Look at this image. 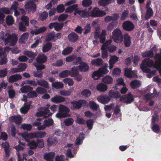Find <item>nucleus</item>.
Instances as JSON below:
<instances>
[{
	"instance_id": "obj_22",
	"label": "nucleus",
	"mask_w": 161,
	"mask_h": 161,
	"mask_svg": "<svg viewBox=\"0 0 161 161\" xmlns=\"http://www.w3.org/2000/svg\"><path fill=\"white\" fill-rule=\"evenodd\" d=\"M47 144L48 146L55 145L58 142V141L56 137H49L47 140Z\"/></svg>"
},
{
	"instance_id": "obj_20",
	"label": "nucleus",
	"mask_w": 161,
	"mask_h": 161,
	"mask_svg": "<svg viewBox=\"0 0 161 161\" xmlns=\"http://www.w3.org/2000/svg\"><path fill=\"white\" fill-rule=\"evenodd\" d=\"M108 95L110 97L114 99L119 98L121 96L119 91L113 90H110L108 92Z\"/></svg>"
},
{
	"instance_id": "obj_28",
	"label": "nucleus",
	"mask_w": 161,
	"mask_h": 161,
	"mask_svg": "<svg viewBox=\"0 0 161 161\" xmlns=\"http://www.w3.org/2000/svg\"><path fill=\"white\" fill-rule=\"evenodd\" d=\"M124 43L126 47H129L130 45V37L127 34L124 35Z\"/></svg>"
},
{
	"instance_id": "obj_45",
	"label": "nucleus",
	"mask_w": 161,
	"mask_h": 161,
	"mask_svg": "<svg viewBox=\"0 0 161 161\" xmlns=\"http://www.w3.org/2000/svg\"><path fill=\"white\" fill-rule=\"evenodd\" d=\"M153 14V12L151 8H149L147 9L146 14L145 16V18L147 19L151 17Z\"/></svg>"
},
{
	"instance_id": "obj_55",
	"label": "nucleus",
	"mask_w": 161,
	"mask_h": 161,
	"mask_svg": "<svg viewBox=\"0 0 161 161\" xmlns=\"http://www.w3.org/2000/svg\"><path fill=\"white\" fill-rule=\"evenodd\" d=\"M36 142L37 147L39 148H42L44 146V140L43 139H37Z\"/></svg>"
},
{
	"instance_id": "obj_34",
	"label": "nucleus",
	"mask_w": 161,
	"mask_h": 161,
	"mask_svg": "<svg viewBox=\"0 0 161 161\" xmlns=\"http://www.w3.org/2000/svg\"><path fill=\"white\" fill-rule=\"evenodd\" d=\"M112 3V0H100L98 4L101 6H106Z\"/></svg>"
},
{
	"instance_id": "obj_61",
	"label": "nucleus",
	"mask_w": 161,
	"mask_h": 161,
	"mask_svg": "<svg viewBox=\"0 0 161 161\" xmlns=\"http://www.w3.org/2000/svg\"><path fill=\"white\" fill-rule=\"evenodd\" d=\"M56 10L58 13H62L65 10L64 6L63 4H60L57 6Z\"/></svg>"
},
{
	"instance_id": "obj_57",
	"label": "nucleus",
	"mask_w": 161,
	"mask_h": 161,
	"mask_svg": "<svg viewBox=\"0 0 161 161\" xmlns=\"http://www.w3.org/2000/svg\"><path fill=\"white\" fill-rule=\"evenodd\" d=\"M48 15V13L46 11H44L40 14L39 18L42 21H44L47 18Z\"/></svg>"
},
{
	"instance_id": "obj_16",
	"label": "nucleus",
	"mask_w": 161,
	"mask_h": 161,
	"mask_svg": "<svg viewBox=\"0 0 161 161\" xmlns=\"http://www.w3.org/2000/svg\"><path fill=\"white\" fill-rule=\"evenodd\" d=\"M9 120L11 121L14 122L15 124L18 125L22 123V118L20 115L11 116L9 118Z\"/></svg>"
},
{
	"instance_id": "obj_40",
	"label": "nucleus",
	"mask_w": 161,
	"mask_h": 161,
	"mask_svg": "<svg viewBox=\"0 0 161 161\" xmlns=\"http://www.w3.org/2000/svg\"><path fill=\"white\" fill-rule=\"evenodd\" d=\"M52 86L56 89L62 88L64 86L63 83L60 82H56L52 84Z\"/></svg>"
},
{
	"instance_id": "obj_6",
	"label": "nucleus",
	"mask_w": 161,
	"mask_h": 161,
	"mask_svg": "<svg viewBox=\"0 0 161 161\" xmlns=\"http://www.w3.org/2000/svg\"><path fill=\"white\" fill-rule=\"evenodd\" d=\"M90 16L92 17H101L105 15L106 13L105 11H100L97 8L95 7L90 11Z\"/></svg>"
},
{
	"instance_id": "obj_37",
	"label": "nucleus",
	"mask_w": 161,
	"mask_h": 161,
	"mask_svg": "<svg viewBox=\"0 0 161 161\" xmlns=\"http://www.w3.org/2000/svg\"><path fill=\"white\" fill-rule=\"evenodd\" d=\"M6 21L7 25H11L14 22L13 17L11 15H8L6 18Z\"/></svg>"
},
{
	"instance_id": "obj_33",
	"label": "nucleus",
	"mask_w": 161,
	"mask_h": 161,
	"mask_svg": "<svg viewBox=\"0 0 161 161\" xmlns=\"http://www.w3.org/2000/svg\"><path fill=\"white\" fill-rule=\"evenodd\" d=\"M33 90V88L29 86H25L21 88L20 90L22 93H26Z\"/></svg>"
},
{
	"instance_id": "obj_17",
	"label": "nucleus",
	"mask_w": 161,
	"mask_h": 161,
	"mask_svg": "<svg viewBox=\"0 0 161 161\" xmlns=\"http://www.w3.org/2000/svg\"><path fill=\"white\" fill-rule=\"evenodd\" d=\"M46 30V27L45 26H43L38 29H36L35 30L31 31L30 33L32 35H37L44 32Z\"/></svg>"
},
{
	"instance_id": "obj_43",
	"label": "nucleus",
	"mask_w": 161,
	"mask_h": 161,
	"mask_svg": "<svg viewBox=\"0 0 161 161\" xmlns=\"http://www.w3.org/2000/svg\"><path fill=\"white\" fill-rule=\"evenodd\" d=\"M69 70H66L59 73V75L61 78H64L69 75Z\"/></svg>"
},
{
	"instance_id": "obj_30",
	"label": "nucleus",
	"mask_w": 161,
	"mask_h": 161,
	"mask_svg": "<svg viewBox=\"0 0 161 161\" xmlns=\"http://www.w3.org/2000/svg\"><path fill=\"white\" fill-rule=\"evenodd\" d=\"M55 155L54 152H50L45 154L44 156V158L47 161L53 160V159Z\"/></svg>"
},
{
	"instance_id": "obj_49",
	"label": "nucleus",
	"mask_w": 161,
	"mask_h": 161,
	"mask_svg": "<svg viewBox=\"0 0 161 161\" xmlns=\"http://www.w3.org/2000/svg\"><path fill=\"white\" fill-rule=\"evenodd\" d=\"M101 76H102V75L99 69L97 71H95L92 75V77L95 80L98 79Z\"/></svg>"
},
{
	"instance_id": "obj_42",
	"label": "nucleus",
	"mask_w": 161,
	"mask_h": 161,
	"mask_svg": "<svg viewBox=\"0 0 161 161\" xmlns=\"http://www.w3.org/2000/svg\"><path fill=\"white\" fill-rule=\"evenodd\" d=\"M29 36V34L28 33H24L21 36L19 41L22 43H25V41L28 38Z\"/></svg>"
},
{
	"instance_id": "obj_8",
	"label": "nucleus",
	"mask_w": 161,
	"mask_h": 161,
	"mask_svg": "<svg viewBox=\"0 0 161 161\" xmlns=\"http://www.w3.org/2000/svg\"><path fill=\"white\" fill-rule=\"evenodd\" d=\"M25 9L28 11L35 12L36 10V4L33 2H29L26 3L25 5Z\"/></svg>"
},
{
	"instance_id": "obj_1",
	"label": "nucleus",
	"mask_w": 161,
	"mask_h": 161,
	"mask_svg": "<svg viewBox=\"0 0 161 161\" xmlns=\"http://www.w3.org/2000/svg\"><path fill=\"white\" fill-rule=\"evenodd\" d=\"M155 63L154 64V61L149 58L144 59L142 62L140 68L142 71L145 73H147V75L148 78H151L156 73V70L151 71L147 67L153 66L154 69H158L161 66V54L156 53L154 56Z\"/></svg>"
},
{
	"instance_id": "obj_36",
	"label": "nucleus",
	"mask_w": 161,
	"mask_h": 161,
	"mask_svg": "<svg viewBox=\"0 0 161 161\" xmlns=\"http://www.w3.org/2000/svg\"><path fill=\"white\" fill-rule=\"evenodd\" d=\"M64 25V23L63 22H62L60 23L55 22L54 30L56 31H58L63 28Z\"/></svg>"
},
{
	"instance_id": "obj_27",
	"label": "nucleus",
	"mask_w": 161,
	"mask_h": 161,
	"mask_svg": "<svg viewBox=\"0 0 161 161\" xmlns=\"http://www.w3.org/2000/svg\"><path fill=\"white\" fill-rule=\"evenodd\" d=\"M55 36V33L54 31H52L49 33V34L47 36L46 39L45 41L47 42H48L51 40H53V42H55V40L54 39V37Z\"/></svg>"
},
{
	"instance_id": "obj_63",
	"label": "nucleus",
	"mask_w": 161,
	"mask_h": 161,
	"mask_svg": "<svg viewBox=\"0 0 161 161\" xmlns=\"http://www.w3.org/2000/svg\"><path fill=\"white\" fill-rule=\"evenodd\" d=\"M65 125L66 126L71 125L74 122V120L72 118H69L66 119L64 121Z\"/></svg>"
},
{
	"instance_id": "obj_15",
	"label": "nucleus",
	"mask_w": 161,
	"mask_h": 161,
	"mask_svg": "<svg viewBox=\"0 0 161 161\" xmlns=\"http://www.w3.org/2000/svg\"><path fill=\"white\" fill-rule=\"evenodd\" d=\"M96 89L98 91L104 92L108 89V86L103 83H99L96 86Z\"/></svg>"
},
{
	"instance_id": "obj_11",
	"label": "nucleus",
	"mask_w": 161,
	"mask_h": 161,
	"mask_svg": "<svg viewBox=\"0 0 161 161\" xmlns=\"http://www.w3.org/2000/svg\"><path fill=\"white\" fill-rule=\"evenodd\" d=\"M68 38L70 42L74 43L78 40L79 36L75 32H72L68 35Z\"/></svg>"
},
{
	"instance_id": "obj_41",
	"label": "nucleus",
	"mask_w": 161,
	"mask_h": 161,
	"mask_svg": "<svg viewBox=\"0 0 161 161\" xmlns=\"http://www.w3.org/2000/svg\"><path fill=\"white\" fill-rule=\"evenodd\" d=\"M73 50V48L71 47H68L64 49L62 52L63 55H65L70 54Z\"/></svg>"
},
{
	"instance_id": "obj_48",
	"label": "nucleus",
	"mask_w": 161,
	"mask_h": 161,
	"mask_svg": "<svg viewBox=\"0 0 161 161\" xmlns=\"http://www.w3.org/2000/svg\"><path fill=\"white\" fill-rule=\"evenodd\" d=\"M151 128L153 131L156 133H158L160 132V127L159 125L157 124H153Z\"/></svg>"
},
{
	"instance_id": "obj_64",
	"label": "nucleus",
	"mask_w": 161,
	"mask_h": 161,
	"mask_svg": "<svg viewBox=\"0 0 161 161\" xmlns=\"http://www.w3.org/2000/svg\"><path fill=\"white\" fill-rule=\"evenodd\" d=\"M92 0H83L82 2V5L85 7H88L92 3Z\"/></svg>"
},
{
	"instance_id": "obj_29",
	"label": "nucleus",
	"mask_w": 161,
	"mask_h": 161,
	"mask_svg": "<svg viewBox=\"0 0 161 161\" xmlns=\"http://www.w3.org/2000/svg\"><path fill=\"white\" fill-rule=\"evenodd\" d=\"M69 72V75L72 77L75 76L79 73L78 69L75 67H72Z\"/></svg>"
},
{
	"instance_id": "obj_53",
	"label": "nucleus",
	"mask_w": 161,
	"mask_h": 161,
	"mask_svg": "<svg viewBox=\"0 0 161 161\" xmlns=\"http://www.w3.org/2000/svg\"><path fill=\"white\" fill-rule=\"evenodd\" d=\"M141 84V83L140 81L134 80L131 82V87L133 88H136L140 86Z\"/></svg>"
},
{
	"instance_id": "obj_58",
	"label": "nucleus",
	"mask_w": 161,
	"mask_h": 161,
	"mask_svg": "<svg viewBox=\"0 0 161 161\" xmlns=\"http://www.w3.org/2000/svg\"><path fill=\"white\" fill-rule=\"evenodd\" d=\"M142 55L144 58L149 57L150 58L153 57V52L150 50L143 52L142 53Z\"/></svg>"
},
{
	"instance_id": "obj_14",
	"label": "nucleus",
	"mask_w": 161,
	"mask_h": 161,
	"mask_svg": "<svg viewBox=\"0 0 161 161\" xmlns=\"http://www.w3.org/2000/svg\"><path fill=\"white\" fill-rule=\"evenodd\" d=\"M47 57L44 54H39L36 58V61L38 64H43L47 60Z\"/></svg>"
},
{
	"instance_id": "obj_12",
	"label": "nucleus",
	"mask_w": 161,
	"mask_h": 161,
	"mask_svg": "<svg viewBox=\"0 0 161 161\" xmlns=\"http://www.w3.org/2000/svg\"><path fill=\"white\" fill-rule=\"evenodd\" d=\"M22 78V76L19 74L12 75L9 78L8 81L10 83H13L21 80Z\"/></svg>"
},
{
	"instance_id": "obj_52",
	"label": "nucleus",
	"mask_w": 161,
	"mask_h": 161,
	"mask_svg": "<svg viewBox=\"0 0 161 161\" xmlns=\"http://www.w3.org/2000/svg\"><path fill=\"white\" fill-rule=\"evenodd\" d=\"M91 94V91L88 89L83 90L81 92V95L86 97H89Z\"/></svg>"
},
{
	"instance_id": "obj_47",
	"label": "nucleus",
	"mask_w": 161,
	"mask_h": 161,
	"mask_svg": "<svg viewBox=\"0 0 161 161\" xmlns=\"http://www.w3.org/2000/svg\"><path fill=\"white\" fill-rule=\"evenodd\" d=\"M27 96L29 98H33L37 97L38 94L36 91L32 90L27 94Z\"/></svg>"
},
{
	"instance_id": "obj_51",
	"label": "nucleus",
	"mask_w": 161,
	"mask_h": 161,
	"mask_svg": "<svg viewBox=\"0 0 161 161\" xmlns=\"http://www.w3.org/2000/svg\"><path fill=\"white\" fill-rule=\"evenodd\" d=\"M22 136L23 137H29L31 139L36 138V132L26 133L25 135L23 134Z\"/></svg>"
},
{
	"instance_id": "obj_46",
	"label": "nucleus",
	"mask_w": 161,
	"mask_h": 161,
	"mask_svg": "<svg viewBox=\"0 0 161 161\" xmlns=\"http://www.w3.org/2000/svg\"><path fill=\"white\" fill-rule=\"evenodd\" d=\"M44 125L47 127H50L53 124V120L52 118L45 119L44 121Z\"/></svg>"
},
{
	"instance_id": "obj_31",
	"label": "nucleus",
	"mask_w": 161,
	"mask_h": 161,
	"mask_svg": "<svg viewBox=\"0 0 161 161\" xmlns=\"http://www.w3.org/2000/svg\"><path fill=\"white\" fill-rule=\"evenodd\" d=\"M78 6L77 4H75L72 5L68 7L65 9V12L66 13H71L73 12L77 8Z\"/></svg>"
},
{
	"instance_id": "obj_9",
	"label": "nucleus",
	"mask_w": 161,
	"mask_h": 161,
	"mask_svg": "<svg viewBox=\"0 0 161 161\" xmlns=\"http://www.w3.org/2000/svg\"><path fill=\"white\" fill-rule=\"evenodd\" d=\"M119 97L120 102H124L126 104L131 103V92H129L127 94L120 96Z\"/></svg>"
},
{
	"instance_id": "obj_62",
	"label": "nucleus",
	"mask_w": 161,
	"mask_h": 161,
	"mask_svg": "<svg viewBox=\"0 0 161 161\" xmlns=\"http://www.w3.org/2000/svg\"><path fill=\"white\" fill-rule=\"evenodd\" d=\"M32 126L30 124H22L21 125V128L24 130L30 131L31 129Z\"/></svg>"
},
{
	"instance_id": "obj_39",
	"label": "nucleus",
	"mask_w": 161,
	"mask_h": 161,
	"mask_svg": "<svg viewBox=\"0 0 161 161\" xmlns=\"http://www.w3.org/2000/svg\"><path fill=\"white\" fill-rule=\"evenodd\" d=\"M36 92L39 94H43L47 93V91L44 88L41 87H38L36 89Z\"/></svg>"
},
{
	"instance_id": "obj_24",
	"label": "nucleus",
	"mask_w": 161,
	"mask_h": 161,
	"mask_svg": "<svg viewBox=\"0 0 161 161\" xmlns=\"http://www.w3.org/2000/svg\"><path fill=\"white\" fill-rule=\"evenodd\" d=\"M103 61L100 58L93 60L91 62L92 64L95 66L98 67L101 66L103 63Z\"/></svg>"
},
{
	"instance_id": "obj_5",
	"label": "nucleus",
	"mask_w": 161,
	"mask_h": 161,
	"mask_svg": "<svg viewBox=\"0 0 161 161\" xmlns=\"http://www.w3.org/2000/svg\"><path fill=\"white\" fill-rule=\"evenodd\" d=\"M47 107H44L43 108V110L41 111L36 113V115L37 117H43V118H47L51 116L53 113L50 112L49 107V105H47Z\"/></svg>"
},
{
	"instance_id": "obj_50",
	"label": "nucleus",
	"mask_w": 161,
	"mask_h": 161,
	"mask_svg": "<svg viewBox=\"0 0 161 161\" xmlns=\"http://www.w3.org/2000/svg\"><path fill=\"white\" fill-rule=\"evenodd\" d=\"M63 81L65 84H67L69 86H72L74 83L73 80L70 78H67L64 79Z\"/></svg>"
},
{
	"instance_id": "obj_25",
	"label": "nucleus",
	"mask_w": 161,
	"mask_h": 161,
	"mask_svg": "<svg viewBox=\"0 0 161 161\" xmlns=\"http://www.w3.org/2000/svg\"><path fill=\"white\" fill-rule=\"evenodd\" d=\"M122 26L125 30L131 31V21H125L123 24Z\"/></svg>"
},
{
	"instance_id": "obj_2",
	"label": "nucleus",
	"mask_w": 161,
	"mask_h": 161,
	"mask_svg": "<svg viewBox=\"0 0 161 161\" xmlns=\"http://www.w3.org/2000/svg\"><path fill=\"white\" fill-rule=\"evenodd\" d=\"M1 39L4 42L5 45L10 43V45L11 46H14L16 43L18 38L15 34L13 33L10 34L6 33L4 35L2 36Z\"/></svg>"
},
{
	"instance_id": "obj_56",
	"label": "nucleus",
	"mask_w": 161,
	"mask_h": 161,
	"mask_svg": "<svg viewBox=\"0 0 161 161\" xmlns=\"http://www.w3.org/2000/svg\"><path fill=\"white\" fill-rule=\"evenodd\" d=\"M110 58L109 61V62L114 64L118 61L119 58L116 56L110 55Z\"/></svg>"
},
{
	"instance_id": "obj_18",
	"label": "nucleus",
	"mask_w": 161,
	"mask_h": 161,
	"mask_svg": "<svg viewBox=\"0 0 161 161\" xmlns=\"http://www.w3.org/2000/svg\"><path fill=\"white\" fill-rule=\"evenodd\" d=\"M113 79L110 76L107 75L103 77L102 79V81L105 84H111L113 82Z\"/></svg>"
},
{
	"instance_id": "obj_32",
	"label": "nucleus",
	"mask_w": 161,
	"mask_h": 161,
	"mask_svg": "<svg viewBox=\"0 0 161 161\" xmlns=\"http://www.w3.org/2000/svg\"><path fill=\"white\" fill-rule=\"evenodd\" d=\"M118 24V21H112L108 26L107 30L110 31H111L116 27Z\"/></svg>"
},
{
	"instance_id": "obj_4",
	"label": "nucleus",
	"mask_w": 161,
	"mask_h": 161,
	"mask_svg": "<svg viewBox=\"0 0 161 161\" xmlns=\"http://www.w3.org/2000/svg\"><path fill=\"white\" fill-rule=\"evenodd\" d=\"M114 41L119 43L123 41V36L120 30L118 29H115L112 32Z\"/></svg>"
},
{
	"instance_id": "obj_35",
	"label": "nucleus",
	"mask_w": 161,
	"mask_h": 161,
	"mask_svg": "<svg viewBox=\"0 0 161 161\" xmlns=\"http://www.w3.org/2000/svg\"><path fill=\"white\" fill-rule=\"evenodd\" d=\"M52 47V44L51 42H49L46 43L43 47V52L45 53L51 49Z\"/></svg>"
},
{
	"instance_id": "obj_19",
	"label": "nucleus",
	"mask_w": 161,
	"mask_h": 161,
	"mask_svg": "<svg viewBox=\"0 0 161 161\" xmlns=\"http://www.w3.org/2000/svg\"><path fill=\"white\" fill-rule=\"evenodd\" d=\"M36 80H37V85H38L39 86L45 88H49V86L48 83L45 80L43 79L38 80L36 79Z\"/></svg>"
},
{
	"instance_id": "obj_54",
	"label": "nucleus",
	"mask_w": 161,
	"mask_h": 161,
	"mask_svg": "<svg viewBox=\"0 0 161 161\" xmlns=\"http://www.w3.org/2000/svg\"><path fill=\"white\" fill-rule=\"evenodd\" d=\"M94 123V121L93 119H90L86 121V124L89 129L90 130L92 129Z\"/></svg>"
},
{
	"instance_id": "obj_60",
	"label": "nucleus",
	"mask_w": 161,
	"mask_h": 161,
	"mask_svg": "<svg viewBox=\"0 0 161 161\" xmlns=\"http://www.w3.org/2000/svg\"><path fill=\"white\" fill-rule=\"evenodd\" d=\"M18 67L20 72L24 71L27 67V65L25 63H21L19 64L17 66Z\"/></svg>"
},
{
	"instance_id": "obj_21",
	"label": "nucleus",
	"mask_w": 161,
	"mask_h": 161,
	"mask_svg": "<svg viewBox=\"0 0 161 161\" xmlns=\"http://www.w3.org/2000/svg\"><path fill=\"white\" fill-rule=\"evenodd\" d=\"M85 138V134L83 132L80 133V136L77 137L75 141V145H79L81 144Z\"/></svg>"
},
{
	"instance_id": "obj_13",
	"label": "nucleus",
	"mask_w": 161,
	"mask_h": 161,
	"mask_svg": "<svg viewBox=\"0 0 161 161\" xmlns=\"http://www.w3.org/2000/svg\"><path fill=\"white\" fill-rule=\"evenodd\" d=\"M51 101L54 103H58L64 102L65 101V99L62 96L56 95L52 97Z\"/></svg>"
},
{
	"instance_id": "obj_3",
	"label": "nucleus",
	"mask_w": 161,
	"mask_h": 161,
	"mask_svg": "<svg viewBox=\"0 0 161 161\" xmlns=\"http://www.w3.org/2000/svg\"><path fill=\"white\" fill-rule=\"evenodd\" d=\"M58 112L56 114V118L61 119L71 116V114L69 113L70 110L67 107L60 104L58 107Z\"/></svg>"
},
{
	"instance_id": "obj_44",
	"label": "nucleus",
	"mask_w": 161,
	"mask_h": 161,
	"mask_svg": "<svg viewBox=\"0 0 161 161\" xmlns=\"http://www.w3.org/2000/svg\"><path fill=\"white\" fill-rule=\"evenodd\" d=\"M24 54L29 57L32 58H34L36 55L35 53L28 50L25 51L24 52Z\"/></svg>"
},
{
	"instance_id": "obj_26",
	"label": "nucleus",
	"mask_w": 161,
	"mask_h": 161,
	"mask_svg": "<svg viewBox=\"0 0 161 161\" xmlns=\"http://www.w3.org/2000/svg\"><path fill=\"white\" fill-rule=\"evenodd\" d=\"M89 106L90 108L94 111H97L99 106L93 101H90L89 103Z\"/></svg>"
},
{
	"instance_id": "obj_38",
	"label": "nucleus",
	"mask_w": 161,
	"mask_h": 161,
	"mask_svg": "<svg viewBox=\"0 0 161 161\" xmlns=\"http://www.w3.org/2000/svg\"><path fill=\"white\" fill-rule=\"evenodd\" d=\"M107 66L108 64H105L103 67L100 68L99 69L101 75H102V76H103V75L106 74L108 73L109 71L107 69Z\"/></svg>"
},
{
	"instance_id": "obj_59",
	"label": "nucleus",
	"mask_w": 161,
	"mask_h": 161,
	"mask_svg": "<svg viewBox=\"0 0 161 161\" xmlns=\"http://www.w3.org/2000/svg\"><path fill=\"white\" fill-rule=\"evenodd\" d=\"M21 20L22 22H23L26 26L29 25V18L28 17L23 16L21 17Z\"/></svg>"
},
{
	"instance_id": "obj_23",
	"label": "nucleus",
	"mask_w": 161,
	"mask_h": 161,
	"mask_svg": "<svg viewBox=\"0 0 161 161\" xmlns=\"http://www.w3.org/2000/svg\"><path fill=\"white\" fill-rule=\"evenodd\" d=\"M158 95L159 93L156 92L155 89H154L153 93L147 94L145 97V98L147 100L152 99L153 98H155L158 97Z\"/></svg>"
},
{
	"instance_id": "obj_7",
	"label": "nucleus",
	"mask_w": 161,
	"mask_h": 161,
	"mask_svg": "<svg viewBox=\"0 0 161 161\" xmlns=\"http://www.w3.org/2000/svg\"><path fill=\"white\" fill-rule=\"evenodd\" d=\"M85 101L83 100H80L78 101H73L70 102L72 105L70 108L72 110L79 109L81 108L82 105L84 103Z\"/></svg>"
},
{
	"instance_id": "obj_10",
	"label": "nucleus",
	"mask_w": 161,
	"mask_h": 161,
	"mask_svg": "<svg viewBox=\"0 0 161 161\" xmlns=\"http://www.w3.org/2000/svg\"><path fill=\"white\" fill-rule=\"evenodd\" d=\"M78 67L79 70L81 72H87L89 69V67L88 64L84 62H81Z\"/></svg>"
}]
</instances>
